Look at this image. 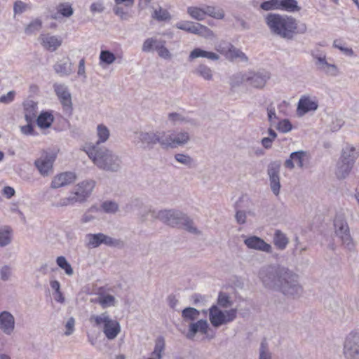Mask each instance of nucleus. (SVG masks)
<instances>
[{
	"label": "nucleus",
	"mask_w": 359,
	"mask_h": 359,
	"mask_svg": "<svg viewBox=\"0 0 359 359\" xmlns=\"http://www.w3.org/2000/svg\"><path fill=\"white\" fill-rule=\"evenodd\" d=\"M74 325H75L74 318L73 317L69 318L65 324V328H66V331L65 332V335L69 336L74 332Z\"/></svg>",
	"instance_id": "774afa93"
},
{
	"label": "nucleus",
	"mask_w": 359,
	"mask_h": 359,
	"mask_svg": "<svg viewBox=\"0 0 359 359\" xmlns=\"http://www.w3.org/2000/svg\"><path fill=\"white\" fill-rule=\"evenodd\" d=\"M190 140L189 133L185 131H180L175 135H172V144L171 148L176 147L177 146L184 145L187 144Z\"/></svg>",
	"instance_id": "f704fd0d"
},
{
	"label": "nucleus",
	"mask_w": 359,
	"mask_h": 359,
	"mask_svg": "<svg viewBox=\"0 0 359 359\" xmlns=\"http://www.w3.org/2000/svg\"><path fill=\"white\" fill-rule=\"evenodd\" d=\"M156 135V144H160L163 147H171L172 135H167L164 131H157Z\"/></svg>",
	"instance_id": "58836bf2"
},
{
	"label": "nucleus",
	"mask_w": 359,
	"mask_h": 359,
	"mask_svg": "<svg viewBox=\"0 0 359 359\" xmlns=\"http://www.w3.org/2000/svg\"><path fill=\"white\" fill-rule=\"evenodd\" d=\"M217 304L220 307L226 309L232 305V301L226 293L220 292L217 298Z\"/></svg>",
	"instance_id": "603ef678"
},
{
	"label": "nucleus",
	"mask_w": 359,
	"mask_h": 359,
	"mask_svg": "<svg viewBox=\"0 0 359 359\" xmlns=\"http://www.w3.org/2000/svg\"><path fill=\"white\" fill-rule=\"evenodd\" d=\"M206 50L199 48H194L189 55V60L191 61L198 57H205Z\"/></svg>",
	"instance_id": "0e129e2a"
},
{
	"label": "nucleus",
	"mask_w": 359,
	"mask_h": 359,
	"mask_svg": "<svg viewBox=\"0 0 359 359\" xmlns=\"http://www.w3.org/2000/svg\"><path fill=\"white\" fill-rule=\"evenodd\" d=\"M0 274L2 280H8L11 276V268L8 265L4 266L0 270Z\"/></svg>",
	"instance_id": "338daca9"
},
{
	"label": "nucleus",
	"mask_w": 359,
	"mask_h": 359,
	"mask_svg": "<svg viewBox=\"0 0 359 359\" xmlns=\"http://www.w3.org/2000/svg\"><path fill=\"white\" fill-rule=\"evenodd\" d=\"M41 27V21L39 19H36L29 24V25L25 29V32L27 34H31L35 31H38Z\"/></svg>",
	"instance_id": "052dcab7"
},
{
	"label": "nucleus",
	"mask_w": 359,
	"mask_h": 359,
	"mask_svg": "<svg viewBox=\"0 0 359 359\" xmlns=\"http://www.w3.org/2000/svg\"><path fill=\"white\" fill-rule=\"evenodd\" d=\"M180 224L189 232L194 234H199L200 231L194 225L193 221L185 214L182 213L180 218Z\"/></svg>",
	"instance_id": "a19ab883"
},
{
	"label": "nucleus",
	"mask_w": 359,
	"mask_h": 359,
	"mask_svg": "<svg viewBox=\"0 0 359 359\" xmlns=\"http://www.w3.org/2000/svg\"><path fill=\"white\" fill-rule=\"evenodd\" d=\"M55 158V154L46 153L34 161V165L40 174L46 177L53 172V165Z\"/></svg>",
	"instance_id": "2eb2a0df"
},
{
	"label": "nucleus",
	"mask_w": 359,
	"mask_h": 359,
	"mask_svg": "<svg viewBox=\"0 0 359 359\" xmlns=\"http://www.w3.org/2000/svg\"><path fill=\"white\" fill-rule=\"evenodd\" d=\"M244 243L250 249L264 252L268 254H271L273 252V248L270 244L266 243L262 238L256 236H251L246 238L244 240Z\"/></svg>",
	"instance_id": "dca6fc26"
},
{
	"label": "nucleus",
	"mask_w": 359,
	"mask_h": 359,
	"mask_svg": "<svg viewBox=\"0 0 359 359\" xmlns=\"http://www.w3.org/2000/svg\"><path fill=\"white\" fill-rule=\"evenodd\" d=\"M118 208V203L113 201H105L101 204V209L107 214H115Z\"/></svg>",
	"instance_id": "a18cd8bd"
},
{
	"label": "nucleus",
	"mask_w": 359,
	"mask_h": 359,
	"mask_svg": "<svg viewBox=\"0 0 359 359\" xmlns=\"http://www.w3.org/2000/svg\"><path fill=\"white\" fill-rule=\"evenodd\" d=\"M78 201L74 197V194H70V195L67 197H64L60 198L54 205L55 207H66V206H72L77 203Z\"/></svg>",
	"instance_id": "3c124183"
},
{
	"label": "nucleus",
	"mask_w": 359,
	"mask_h": 359,
	"mask_svg": "<svg viewBox=\"0 0 359 359\" xmlns=\"http://www.w3.org/2000/svg\"><path fill=\"white\" fill-rule=\"evenodd\" d=\"M260 8L264 11L280 10V0H269L261 4Z\"/></svg>",
	"instance_id": "4d7b16f0"
},
{
	"label": "nucleus",
	"mask_w": 359,
	"mask_h": 359,
	"mask_svg": "<svg viewBox=\"0 0 359 359\" xmlns=\"http://www.w3.org/2000/svg\"><path fill=\"white\" fill-rule=\"evenodd\" d=\"M57 12L64 17H70L74 11L72 6L67 4H60L57 7Z\"/></svg>",
	"instance_id": "bf43d9fd"
},
{
	"label": "nucleus",
	"mask_w": 359,
	"mask_h": 359,
	"mask_svg": "<svg viewBox=\"0 0 359 359\" xmlns=\"http://www.w3.org/2000/svg\"><path fill=\"white\" fill-rule=\"evenodd\" d=\"M258 359H274L266 339H262L260 343Z\"/></svg>",
	"instance_id": "ea45409f"
},
{
	"label": "nucleus",
	"mask_w": 359,
	"mask_h": 359,
	"mask_svg": "<svg viewBox=\"0 0 359 359\" xmlns=\"http://www.w3.org/2000/svg\"><path fill=\"white\" fill-rule=\"evenodd\" d=\"M15 328L14 316L8 311L0 313V329L7 335H11Z\"/></svg>",
	"instance_id": "aec40b11"
},
{
	"label": "nucleus",
	"mask_w": 359,
	"mask_h": 359,
	"mask_svg": "<svg viewBox=\"0 0 359 359\" xmlns=\"http://www.w3.org/2000/svg\"><path fill=\"white\" fill-rule=\"evenodd\" d=\"M205 16L208 15L215 19L222 20L224 18V11L222 8L215 6H205L204 7Z\"/></svg>",
	"instance_id": "37998d69"
},
{
	"label": "nucleus",
	"mask_w": 359,
	"mask_h": 359,
	"mask_svg": "<svg viewBox=\"0 0 359 359\" xmlns=\"http://www.w3.org/2000/svg\"><path fill=\"white\" fill-rule=\"evenodd\" d=\"M102 244L114 248H122L123 246V242L120 239H116L107 235L103 233Z\"/></svg>",
	"instance_id": "8fccbe9b"
},
{
	"label": "nucleus",
	"mask_w": 359,
	"mask_h": 359,
	"mask_svg": "<svg viewBox=\"0 0 359 359\" xmlns=\"http://www.w3.org/2000/svg\"><path fill=\"white\" fill-rule=\"evenodd\" d=\"M358 156L359 151H358L353 146L347 144L341 151L340 159L348 162L351 161L352 164L354 165Z\"/></svg>",
	"instance_id": "bb28decb"
},
{
	"label": "nucleus",
	"mask_w": 359,
	"mask_h": 359,
	"mask_svg": "<svg viewBox=\"0 0 359 359\" xmlns=\"http://www.w3.org/2000/svg\"><path fill=\"white\" fill-rule=\"evenodd\" d=\"M90 320L94 321L97 326L103 325V332L109 340L115 339L121 332L119 323L111 319L107 312L99 316H93Z\"/></svg>",
	"instance_id": "20e7f679"
},
{
	"label": "nucleus",
	"mask_w": 359,
	"mask_h": 359,
	"mask_svg": "<svg viewBox=\"0 0 359 359\" xmlns=\"http://www.w3.org/2000/svg\"><path fill=\"white\" fill-rule=\"evenodd\" d=\"M267 115H268V120L269 123H271V126H273L275 124V120L278 119V117L276 114V109L273 107V104H270L267 108Z\"/></svg>",
	"instance_id": "680f3d73"
},
{
	"label": "nucleus",
	"mask_w": 359,
	"mask_h": 359,
	"mask_svg": "<svg viewBox=\"0 0 359 359\" xmlns=\"http://www.w3.org/2000/svg\"><path fill=\"white\" fill-rule=\"evenodd\" d=\"M151 217L158 219L164 224L177 226L180 224V218L183 212L176 210H162L156 211L154 210H149L148 211Z\"/></svg>",
	"instance_id": "6e6552de"
},
{
	"label": "nucleus",
	"mask_w": 359,
	"mask_h": 359,
	"mask_svg": "<svg viewBox=\"0 0 359 359\" xmlns=\"http://www.w3.org/2000/svg\"><path fill=\"white\" fill-rule=\"evenodd\" d=\"M273 243L278 250H284L289 243V238L282 231L276 229L273 234Z\"/></svg>",
	"instance_id": "cd10ccee"
},
{
	"label": "nucleus",
	"mask_w": 359,
	"mask_h": 359,
	"mask_svg": "<svg viewBox=\"0 0 359 359\" xmlns=\"http://www.w3.org/2000/svg\"><path fill=\"white\" fill-rule=\"evenodd\" d=\"M270 78V74L266 71L247 72V83L255 88H263Z\"/></svg>",
	"instance_id": "4468645a"
},
{
	"label": "nucleus",
	"mask_w": 359,
	"mask_h": 359,
	"mask_svg": "<svg viewBox=\"0 0 359 359\" xmlns=\"http://www.w3.org/2000/svg\"><path fill=\"white\" fill-rule=\"evenodd\" d=\"M76 174L73 172H64L54 177L50 187L53 189H58L67 186L76 180Z\"/></svg>",
	"instance_id": "f3484780"
},
{
	"label": "nucleus",
	"mask_w": 359,
	"mask_h": 359,
	"mask_svg": "<svg viewBox=\"0 0 359 359\" xmlns=\"http://www.w3.org/2000/svg\"><path fill=\"white\" fill-rule=\"evenodd\" d=\"M175 159L180 163L191 168L194 165V160L188 154H176L175 155Z\"/></svg>",
	"instance_id": "09e8293b"
},
{
	"label": "nucleus",
	"mask_w": 359,
	"mask_h": 359,
	"mask_svg": "<svg viewBox=\"0 0 359 359\" xmlns=\"http://www.w3.org/2000/svg\"><path fill=\"white\" fill-rule=\"evenodd\" d=\"M335 233L339 236L343 245L351 251L355 248L353 238L350 234L349 226L344 214L338 213L334 219Z\"/></svg>",
	"instance_id": "39448f33"
},
{
	"label": "nucleus",
	"mask_w": 359,
	"mask_h": 359,
	"mask_svg": "<svg viewBox=\"0 0 359 359\" xmlns=\"http://www.w3.org/2000/svg\"><path fill=\"white\" fill-rule=\"evenodd\" d=\"M56 263L59 267L62 269L65 273L68 276H72L74 273V271L70 264L67 262V259L63 256L57 257Z\"/></svg>",
	"instance_id": "de8ad7c7"
},
{
	"label": "nucleus",
	"mask_w": 359,
	"mask_h": 359,
	"mask_svg": "<svg viewBox=\"0 0 359 359\" xmlns=\"http://www.w3.org/2000/svg\"><path fill=\"white\" fill-rule=\"evenodd\" d=\"M187 13L192 18L199 21L204 20L205 18L204 8H201L194 6L188 7Z\"/></svg>",
	"instance_id": "49530a36"
},
{
	"label": "nucleus",
	"mask_w": 359,
	"mask_h": 359,
	"mask_svg": "<svg viewBox=\"0 0 359 359\" xmlns=\"http://www.w3.org/2000/svg\"><path fill=\"white\" fill-rule=\"evenodd\" d=\"M258 277L266 289L278 292L287 298L297 299L304 292L299 276L284 266H264L259 269Z\"/></svg>",
	"instance_id": "f257e3e1"
},
{
	"label": "nucleus",
	"mask_w": 359,
	"mask_h": 359,
	"mask_svg": "<svg viewBox=\"0 0 359 359\" xmlns=\"http://www.w3.org/2000/svg\"><path fill=\"white\" fill-rule=\"evenodd\" d=\"M200 315L199 311L193 307L185 308L182 311V317L185 322L194 321Z\"/></svg>",
	"instance_id": "c03bdc74"
},
{
	"label": "nucleus",
	"mask_w": 359,
	"mask_h": 359,
	"mask_svg": "<svg viewBox=\"0 0 359 359\" xmlns=\"http://www.w3.org/2000/svg\"><path fill=\"white\" fill-rule=\"evenodd\" d=\"M12 241V229L11 227L6 226L0 229V247L7 246Z\"/></svg>",
	"instance_id": "e433bc0d"
},
{
	"label": "nucleus",
	"mask_w": 359,
	"mask_h": 359,
	"mask_svg": "<svg viewBox=\"0 0 359 359\" xmlns=\"http://www.w3.org/2000/svg\"><path fill=\"white\" fill-rule=\"evenodd\" d=\"M345 359H359V332L351 331L345 337L343 344Z\"/></svg>",
	"instance_id": "0eeeda50"
},
{
	"label": "nucleus",
	"mask_w": 359,
	"mask_h": 359,
	"mask_svg": "<svg viewBox=\"0 0 359 359\" xmlns=\"http://www.w3.org/2000/svg\"><path fill=\"white\" fill-rule=\"evenodd\" d=\"M318 104L316 100H311L309 97H302L298 102L297 112L299 115H304L309 111H316Z\"/></svg>",
	"instance_id": "4be33fe9"
},
{
	"label": "nucleus",
	"mask_w": 359,
	"mask_h": 359,
	"mask_svg": "<svg viewBox=\"0 0 359 359\" xmlns=\"http://www.w3.org/2000/svg\"><path fill=\"white\" fill-rule=\"evenodd\" d=\"M100 60L101 62L107 65L112 64L115 60V55L109 50H102L100 55Z\"/></svg>",
	"instance_id": "6e6d98bb"
},
{
	"label": "nucleus",
	"mask_w": 359,
	"mask_h": 359,
	"mask_svg": "<svg viewBox=\"0 0 359 359\" xmlns=\"http://www.w3.org/2000/svg\"><path fill=\"white\" fill-rule=\"evenodd\" d=\"M281 163L280 161H273L267 166V175L269 179L270 187L274 195L278 196L280 189V170Z\"/></svg>",
	"instance_id": "9b49d317"
},
{
	"label": "nucleus",
	"mask_w": 359,
	"mask_h": 359,
	"mask_svg": "<svg viewBox=\"0 0 359 359\" xmlns=\"http://www.w3.org/2000/svg\"><path fill=\"white\" fill-rule=\"evenodd\" d=\"M306 155L307 153L303 150L292 152L290 158L284 162V166L289 170H293L296 164L299 168H303Z\"/></svg>",
	"instance_id": "a211bd4d"
},
{
	"label": "nucleus",
	"mask_w": 359,
	"mask_h": 359,
	"mask_svg": "<svg viewBox=\"0 0 359 359\" xmlns=\"http://www.w3.org/2000/svg\"><path fill=\"white\" fill-rule=\"evenodd\" d=\"M354 165L351 161H344L339 158L336 170V176L338 179H345L351 172Z\"/></svg>",
	"instance_id": "a878e982"
},
{
	"label": "nucleus",
	"mask_w": 359,
	"mask_h": 359,
	"mask_svg": "<svg viewBox=\"0 0 359 359\" xmlns=\"http://www.w3.org/2000/svg\"><path fill=\"white\" fill-rule=\"evenodd\" d=\"M153 18L158 21H165L170 20L171 16L167 10L159 8L154 11Z\"/></svg>",
	"instance_id": "5fc2aeb1"
},
{
	"label": "nucleus",
	"mask_w": 359,
	"mask_h": 359,
	"mask_svg": "<svg viewBox=\"0 0 359 359\" xmlns=\"http://www.w3.org/2000/svg\"><path fill=\"white\" fill-rule=\"evenodd\" d=\"M175 27L179 29L204 37H211L213 36L212 30L200 23H194L190 21H181L177 22Z\"/></svg>",
	"instance_id": "f8f14e48"
},
{
	"label": "nucleus",
	"mask_w": 359,
	"mask_h": 359,
	"mask_svg": "<svg viewBox=\"0 0 359 359\" xmlns=\"http://www.w3.org/2000/svg\"><path fill=\"white\" fill-rule=\"evenodd\" d=\"M276 128L279 132L286 133L292 130V126L288 119H283L277 123Z\"/></svg>",
	"instance_id": "13d9d810"
},
{
	"label": "nucleus",
	"mask_w": 359,
	"mask_h": 359,
	"mask_svg": "<svg viewBox=\"0 0 359 359\" xmlns=\"http://www.w3.org/2000/svg\"><path fill=\"white\" fill-rule=\"evenodd\" d=\"M165 351V341L163 337H158L155 342L154 351L151 357L147 359H162Z\"/></svg>",
	"instance_id": "2f4dec72"
},
{
	"label": "nucleus",
	"mask_w": 359,
	"mask_h": 359,
	"mask_svg": "<svg viewBox=\"0 0 359 359\" xmlns=\"http://www.w3.org/2000/svg\"><path fill=\"white\" fill-rule=\"evenodd\" d=\"M88 157L100 170L109 172H116L122 167L121 158L114 151L107 148H100L90 145L86 150Z\"/></svg>",
	"instance_id": "7ed1b4c3"
},
{
	"label": "nucleus",
	"mask_w": 359,
	"mask_h": 359,
	"mask_svg": "<svg viewBox=\"0 0 359 359\" xmlns=\"http://www.w3.org/2000/svg\"><path fill=\"white\" fill-rule=\"evenodd\" d=\"M236 317V309L222 311L217 305H212L209 309V320L214 327H219L223 325L231 323Z\"/></svg>",
	"instance_id": "423d86ee"
},
{
	"label": "nucleus",
	"mask_w": 359,
	"mask_h": 359,
	"mask_svg": "<svg viewBox=\"0 0 359 359\" xmlns=\"http://www.w3.org/2000/svg\"><path fill=\"white\" fill-rule=\"evenodd\" d=\"M41 45L48 50L55 51L62 44V39L56 36L41 34L39 37Z\"/></svg>",
	"instance_id": "412c9836"
},
{
	"label": "nucleus",
	"mask_w": 359,
	"mask_h": 359,
	"mask_svg": "<svg viewBox=\"0 0 359 359\" xmlns=\"http://www.w3.org/2000/svg\"><path fill=\"white\" fill-rule=\"evenodd\" d=\"M311 56L315 60V65L318 70L328 76H336L339 74L337 66L327 61L325 53H320L318 50L312 51Z\"/></svg>",
	"instance_id": "1a4fd4ad"
},
{
	"label": "nucleus",
	"mask_w": 359,
	"mask_h": 359,
	"mask_svg": "<svg viewBox=\"0 0 359 359\" xmlns=\"http://www.w3.org/2000/svg\"><path fill=\"white\" fill-rule=\"evenodd\" d=\"M53 69L60 76H69L73 72L72 63L69 57L56 62Z\"/></svg>",
	"instance_id": "b1692460"
},
{
	"label": "nucleus",
	"mask_w": 359,
	"mask_h": 359,
	"mask_svg": "<svg viewBox=\"0 0 359 359\" xmlns=\"http://www.w3.org/2000/svg\"><path fill=\"white\" fill-rule=\"evenodd\" d=\"M265 22L271 33L286 40H292L297 34H304L307 31L305 23L298 25L297 20L292 16L278 13H269Z\"/></svg>",
	"instance_id": "f03ea898"
},
{
	"label": "nucleus",
	"mask_w": 359,
	"mask_h": 359,
	"mask_svg": "<svg viewBox=\"0 0 359 359\" xmlns=\"http://www.w3.org/2000/svg\"><path fill=\"white\" fill-rule=\"evenodd\" d=\"M97 302L103 307L106 308L114 306L116 303L115 297L111 294H104L99 297Z\"/></svg>",
	"instance_id": "864d4df0"
},
{
	"label": "nucleus",
	"mask_w": 359,
	"mask_h": 359,
	"mask_svg": "<svg viewBox=\"0 0 359 359\" xmlns=\"http://www.w3.org/2000/svg\"><path fill=\"white\" fill-rule=\"evenodd\" d=\"M229 51L226 53V59L229 60H234L239 59L241 62H248V58L246 55L240 49L234 47L232 44L228 45Z\"/></svg>",
	"instance_id": "c756f323"
},
{
	"label": "nucleus",
	"mask_w": 359,
	"mask_h": 359,
	"mask_svg": "<svg viewBox=\"0 0 359 359\" xmlns=\"http://www.w3.org/2000/svg\"><path fill=\"white\" fill-rule=\"evenodd\" d=\"M280 10L294 13L299 11L301 8L296 0H280Z\"/></svg>",
	"instance_id": "4c0bfd02"
},
{
	"label": "nucleus",
	"mask_w": 359,
	"mask_h": 359,
	"mask_svg": "<svg viewBox=\"0 0 359 359\" xmlns=\"http://www.w3.org/2000/svg\"><path fill=\"white\" fill-rule=\"evenodd\" d=\"M102 233H88L86 238L87 239L86 247L88 248H96L102 244Z\"/></svg>",
	"instance_id": "72a5a7b5"
},
{
	"label": "nucleus",
	"mask_w": 359,
	"mask_h": 359,
	"mask_svg": "<svg viewBox=\"0 0 359 359\" xmlns=\"http://www.w3.org/2000/svg\"><path fill=\"white\" fill-rule=\"evenodd\" d=\"M209 325L206 320H199L196 323H190L187 337L189 339H194L197 332L207 334Z\"/></svg>",
	"instance_id": "5701e85b"
},
{
	"label": "nucleus",
	"mask_w": 359,
	"mask_h": 359,
	"mask_svg": "<svg viewBox=\"0 0 359 359\" xmlns=\"http://www.w3.org/2000/svg\"><path fill=\"white\" fill-rule=\"evenodd\" d=\"M25 118L27 122H34L37 114V104L33 100H27L23 104Z\"/></svg>",
	"instance_id": "393cba45"
},
{
	"label": "nucleus",
	"mask_w": 359,
	"mask_h": 359,
	"mask_svg": "<svg viewBox=\"0 0 359 359\" xmlns=\"http://www.w3.org/2000/svg\"><path fill=\"white\" fill-rule=\"evenodd\" d=\"M136 143L145 149H151L156 144V135L154 132H140L136 133Z\"/></svg>",
	"instance_id": "6ab92c4d"
},
{
	"label": "nucleus",
	"mask_w": 359,
	"mask_h": 359,
	"mask_svg": "<svg viewBox=\"0 0 359 359\" xmlns=\"http://www.w3.org/2000/svg\"><path fill=\"white\" fill-rule=\"evenodd\" d=\"M166 41L163 39H158L156 37L147 39L142 45V50L145 53L151 52L154 50H157L163 44H165Z\"/></svg>",
	"instance_id": "c85d7f7f"
},
{
	"label": "nucleus",
	"mask_w": 359,
	"mask_h": 359,
	"mask_svg": "<svg viewBox=\"0 0 359 359\" xmlns=\"http://www.w3.org/2000/svg\"><path fill=\"white\" fill-rule=\"evenodd\" d=\"M15 95V91H9L7 94L3 95L0 97V102L4 104H9L13 101Z\"/></svg>",
	"instance_id": "69168bd1"
},
{
	"label": "nucleus",
	"mask_w": 359,
	"mask_h": 359,
	"mask_svg": "<svg viewBox=\"0 0 359 359\" xmlns=\"http://www.w3.org/2000/svg\"><path fill=\"white\" fill-rule=\"evenodd\" d=\"M95 185L93 180L83 181L74 187L72 194H74L79 203H84L91 195Z\"/></svg>",
	"instance_id": "ddd939ff"
},
{
	"label": "nucleus",
	"mask_w": 359,
	"mask_h": 359,
	"mask_svg": "<svg viewBox=\"0 0 359 359\" xmlns=\"http://www.w3.org/2000/svg\"><path fill=\"white\" fill-rule=\"evenodd\" d=\"M53 89L62 106L63 111L66 114L71 115L73 107L72 95L68 87L65 84L55 83L53 84Z\"/></svg>",
	"instance_id": "9d476101"
},
{
	"label": "nucleus",
	"mask_w": 359,
	"mask_h": 359,
	"mask_svg": "<svg viewBox=\"0 0 359 359\" xmlns=\"http://www.w3.org/2000/svg\"><path fill=\"white\" fill-rule=\"evenodd\" d=\"M243 83H247V72H238L230 77L229 84L231 88L238 87Z\"/></svg>",
	"instance_id": "79ce46f5"
},
{
	"label": "nucleus",
	"mask_w": 359,
	"mask_h": 359,
	"mask_svg": "<svg viewBox=\"0 0 359 359\" xmlns=\"http://www.w3.org/2000/svg\"><path fill=\"white\" fill-rule=\"evenodd\" d=\"M110 133L107 127L103 124H99L97 127V136L98 137L97 141L93 145H98L101 143L105 142L109 137Z\"/></svg>",
	"instance_id": "c9c22d12"
},
{
	"label": "nucleus",
	"mask_w": 359,
	"mask_h": 359,
	"mask_svg": "<svg viewBox=\"0 0 359 359\" xmlns=\"http://www.w3.org/2000/svg\"><path fill=\"white\" fill-rule=\"evenodd\" d=\"M113 11L115 15L120 17V18L123 20H126L129 18L128 13L125 11L123 7L119 6L117 4L113 8Z\"/></svg>",
	"instance_id": "e2e57ef3"
},
{
	"label": "nucleus",
	"mask_w": 359,
	"mask_h": 359,
	"mask_svg": "<svg viewBox=\"0 0 359 359\" xmlns=\"http://www.w3.org/2000/svg\"><path fill=\"white\" fill-rule=\"evenodd\" d=\"M36 123L41 128H48L52 125L54 117L49 111H43L36 118Z\"/></svg>",
	"instance_id": "7c9ffc66"
},
{
	"label": "nucleus",
	"mask_w": 359,
	"mask_h": 359,
	"mask_svg": "<svg viewBox=\"0 0 359 359\" xmlns=\"http://www.w3.org/2000/svg\"><path fill=\"white\" fill-rule=\"evenodd\" d=\"M193 73L204 80L211 81L213 77L212 69L204 64H200L194 70Z\"/></svg>",
	"instance_id": "473e14b6"
}]
</instances>
